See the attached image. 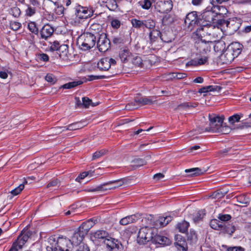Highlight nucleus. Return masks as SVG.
Listing matches in <instances>:
<instances>
[{"label": "nucleus", "mask_w": 251, "mask_h": 251, "mask_svg": "<svg viewBox=\"0 0 251 251\" xmlns=\"http://www.w3.org/2000/svg\"><path fill=\"white\" fill-rule=\"evenodd\" d=\"M221 9L226 10L224 7H207L203 13L200 15L201 26L198 27L196 31L203 30L204 27L211 25L214 23L217 16H220V11Z\"/></svg>", "instance_id": "1"}, {"label": "nucleus", "mask_w": 251, "mask_h": 251, "mask_svg": "<svg viewBox=\"0 0 251 251\" xmlns=\"http://www.w3.org/2000/svg\"><path fill=\"white\" fill-rule=\"evenodd\" d=\"M97 37L89 32L81 35L77 41V45L82 50H88L92 48L96 43Z\"/></svg>", "instance_id": "2"}, {"label": "nucleus", "mask_w": 251, "mask_h": 251, "mask_svg": "<svg viewBox=\"0 0 251 251\" xmlns=\"http://www.w3.org/2000/svg\"><path fill=\"white\" fill-rule=\"evenodd\" d=\"M197 236H175V247L179 251H187L188 245L196 243Z\"/></svg>", "instance_id": "3"}, {"label": "nucleus", "mask_w": 251, "mask_h": 251, "mask_svg": "<svg viewBox=\"0 0 251 251\" xmlns=\"http://www.w3.org/2000/svg\"><path fill=\"white\" fill-rule=\"evenodd\" d=\"M210 226L214 229L222 230L225 233L231 235L236 230V227L232 225H226L217 219H212L210 222Z\"/></svg>", "instance_id": "4"}, {"label": "nucleus", "mask_w": 251, "mask_h": 251, "mask_svg": "<svg viewBox=\"0 0 251 251\" xmlns=\"http://www.w3.org/2000/svg\"><path fill=\"white\" fill-rule=\"evenodd\" d=\"M200 20V15L198 16L196 11H192L187 14L184 20V23L189 28L192 29L196 26L201 27Z\"/></svg>", "instance_id": "5"}, {"label": "nucleus", "mask_w": 251, "mask_h": 251, "mask_svg": "<svg viewBox=\"0 0 251 251\" xmlns=\"http://www.w3.org/2000/svg\"><path fill=\"white\" fill-rule=\"evenodd\" d=\"M96 220L93 218L83 222L74 232V235H87L90 229L95 225Z\"/></svg>", "instance_id": "6"}, {"label": "nucleus", "mask_w": 251, "mask_h": 251, "mask_svg": "<svg viewBox=\"0 0 251 251\" xmlns=\"http://www.w3.org/2000/svg\"><path fill=\"white\" fill-rule=\"evenodd\" d=\"M208 118L210 127L209 129L206 130L217 133L221 124H223L224 118L215 114H209Z\"/></svg>", "instance_id": "7"}, {"label": "nucleus", "mask_w": 251, "mask_h": 251, "mask_svg": "<svg viewBox=\"0 0 251 251\" xmlns=\"http://www.w3.org/2000/svg\"><path fill=\"white\" fill-rule=\"evenodd\" d=\"M173 6L171 0H159L154 5L156 10L161 13H168L172 9Z\"/></svg>", "instance_id": "8"}, {"label": "nucleus", "mask_w": 251, "mask_h": 251, "mask_svg": "<svg viewBox=\"0 0 251 251\" xmlns=\"http://www.w3.org/2000/svg\"><path fill=\"white\" fill-rule=\"evenodd\" d=\"M98 36L99 37L97 46L98 50L100 52L107 51L110 48L111 43L110 40L107 38L106 34L103 33L100 35L98 34Z\"/></svg>", "instance_id": "9"}, {"label": "nucleus", "mask_w": 251, "mask_h": 251, "mask_svg": "<svg viewBox=\"0 0 251 251\" xmlns=\"http://www.w3.org/2000/svg\"><path fill=\"white\" fill-rule=\"evenodd\" d=\"M75 15L79 19H86L93 15V10L87 7L77 5L75 7Z\"/></svg>", "instance_id": "10"}, {"label": "nucleus", "mask_w": 251, "mask_h": 251, "mask_svg": "<svg viewBox=\"0 0 251 251\" xmlns=\"http://www.w3.org/2000/svg\"><path fill=\"white\" fill-rule=\"evenodd\" d=\"M213 44L212 41H205L202 39H199L196 41L195 47L200 53H207L210 51L211 46Z\"/></svg>", "instance_id": "11"}, {"label": "nucleus", "mask_w": 251, "mask_h": 251, "mask_svg": "<svg viewBox=\"0 0 251 251\" xmlns=\"http://www.w3.org/2000/svg\"><path fill=\"white\" fill-rule=\"evenodd\" d=\"M116 61L109 57L102 58L97 63L98 68L102 71H108L112 65H115Z\"/></svg>", "instance_id": "12"}, {"label": "nucleus", "mask_w": 251, "mask_h": 251, "mask_svg": "<svg viewBox=\"0 0 251 251\" xmlns=\"http://www.w3.org/2000/svg\"><path fill=\"white\" fill-rule=\"evenodd\" d=\"M156 96L140 97L136 96L134 98V101L138 105H151L156 101Z\"/></svg>", "instance_id": "13"}, {"label": "nucleus", "mask_w": 251, "mask_h": 251, "mask_svg": "<svg viewBox=\"0 0 251 251\" xmlns=\"http://www.w3.org/2000/svg\"><path fill=\"white\" fill-rule=\"evenodd\" d=\"M29 236H18L13 242L12 246L8 251H18L21 249L27 241Z\"/></svg>", "instance_id": "14"}, {"label": "nucleus", "mask_w": 251, "mask_h": 251, "mask_svg": "<svg viewBox=\"0 0 251 251\" xmlns=\"http://www.w3.org/2000/svg\"><path fill=\"white\" fill-rule=\"evenodd\" d=\"M142 214L139 213L127 216L122 218L120 221V224L123 226H126L130 224L136 223L141 218Z\"/></svg>", "instance_id": "15"}, {"label": "nucleus", "mask_w": 251, "mask_h": 251, "mask_svg": "<svg viewBox=\"0 0 251 251\" xmlns=\"http://www.w3.org/2000/svg\"><path fill=\"white\" fill-rule=\"evenodd\" d=\"M54 32V28L49 24L45 25L40 31V38L47 40Z\"/></svg>", "instance_id": "16"}, {"label": "nucleus", "mask_w": 251, "mask_h": 251, "mask_svg": "<svg viewBox=\"0 0 251 251\" xmlns=\"http://www.w3.org/2000/svg\"><path fill=\"white\" fill-rule=\"evenodd\" d=\"M243 46L239 42H233L228 47L227 50L235 56L238 57L241 53Z\"/></svg>", "instance_id": "17"}, {"label": "nucleus", "mask_w": 251, "mask_h": 251, "mask_svg": "<svg viewBox=\"0 0 251 251\" xmlns=\"http://www.w3.org/2000/svg\"><path fill=\"white\" fill-rule=\"evenodd\" d=\"M112 181L104 183L102 184L96 186V187L89 190V192L105 191L108 190H111L116 188V186L113 185Z\"/></svg>", "instance_id": "18"}, {"label": "nucleus", "mask_w": 251, "mask_h": 251, "mask_svg": "<svg viewBox=\"0 0 251 251\" xmlns=\"http://www.w3.org/2000/svg\"><path fill=\"white\" fill-rule=\"evenodd\" d=\"M153 216L151 215H149L146 220L150 221L149 224L157 227H164L167 225L164 217H160L155 221L153 220Z\"/></svg>", "instance_id": "19"}, {"label": "nucleus", "mask_w": 251, "mask_h": 251, "mask_svg": "<svg viewBox=\"0 0 251 251\" xmlns=\"http://www.w3.org/2000/svg\"><path fill=\"white\" fill-rule=\"evenodd\" d=\"M84 236H71L70 239L65 238L64 241L67 246L70 244L72 246H80L82 244H85L82 242Z\"/></svg>", "instance_id": "20"}, {"label": "nucleus", "mask_w": 251, "mask_h": 251, "mask_svg": "<svg viewBox=\"0 0 251 251\" xmlns=\"http://www.w3.org/2000/svg\"><path fill=\"white\" fill-rule=\"evenodd\" d=\"M140 234H142V235H147L148 234L151 235H158L156 228L151 227L149 226H145L141 228L138 232V235H140Z\"/></svg>", "instance_id": "21"}, {"label": "nucleus", "mask_w": 251, "mask_h": 251, "mask_svg": "<svg viewBox=\"0 0 251 251\" xmlns=\"http://www.w3.org/2000/svg\"><path fill=\"white\" fill-rule=\"evenodd\" d=\"M208 61L207 56H203L199 58H194L190 60L186 63L187 66H197L204 64Z\"/></svg>", "instance_id": "22"}, {"label": "nucleus", "mask_w": 251, "mask_h": 251, "mask_svg": "<svg viewBox=\"0 0 251 251\" xmlns=\"http://www.w3.org/2000/svg\"><path fill=\"white\" fill-rule=\"evenodd\" d=\"M153 242L165 246L170 245L172 240L167 236H153Z\"/></svg>", "instance_id": "23"}, {"label": "nucleus", "mask_w": 251, "mask_h": 251, "mask_svg": "<svg viewBox=\"0 0 251 251\" xmlns=\"http://www.w3.org/2000/svg\"><path fill=\"white\" fill-rule=\"evenodd\" d=\"M105 237H109L110 239L105 238L104 243L106 244L108 248L111 250L115 248H119V242L118 240L112 238L111 236H105Z\"/></svg>", "instance_id": "24"}, {"label": "nucleus", "mask_w": 251, "mask_h": 251, "mask_svg": "<svg viewBox=\"0 0 251 251\" xmlns=\"http://www.w3.org/2000/svg\"><path fill=\"white\" fill-rule=\"evenodd\" d=\"M126 41V38L123 35L114 36L112 39V43L116 46H122L125 44Z\"/></svg>", "instance_id": "25"}, {"label": "nucleus", "mask_w": 251, "mask_h": 251, "mask_svg": "<svg viewBox=\"0 0 251 251\" xmlns=\"http://www.w3.org/2000/svg\"><path fill=\"white\" fill-rule=\"evenodd\" d=\"M220 16H217L213 24H215L217 26H223L226 25V26L230 27V22L223 19V14L220 12Z\"/></svg>", "instance_id": "26"}, {"label": "nucleus", "mask_w": 251, "mask_h": 251, "mask_svg": "<svg viewBox=\"0 0 251 251\" xmlns=\"http://www.w3.org/2000/svg\"><path fill=\"white\" fill-rule=\"evenodd\" d=\"M189 226V222L184 220L176 225V228L182 233H187Z\"/></svg>", "instance_id": "27"}, {"label": "nucleus", "mask_w": 251, "mask_h": 251, "mask_svg": "<svg viewBox=\"0 0 251 251\" xmlns=\"http://www.w3.org/2000/svg\"><path fill=\"white\" fill-rule=\"evenodd\" d=\"M129 50L127 47H124L123 48H121L119 54L121 61L123 62L127 61V57L129 56Z\"/></svg>", "instance_id": "28"}, {"label": "nucleus", "mask_w": 251, "mask_h": 251, "mask_svg": "<svg viewBox=\"0 0 251 251\" xmlns=\"http://www.w3.org/2000/svg\"><path fill=\"white\" fill-rule=\"evenodd\" d=\"M222 87L220 86L209 85L203 87L198 91L200 93H206L208 92L220 91Z\"/></svg>", "instance_id": "29"}, {"label": "nucleus", "mask_w": 251, "mask_h": 251, "mask_svg": "<svg viewBox=\"0 0 251 251\" xmlns=\"http://www.w3.org/2000/svg\"><path fill=\"white\" fill-rule=\"evenodd\" d=\"M102 2L106 4V6L111 11H115L118 8V1L117 0H101Z\"/></svg>", "instance_id": "30"}, {"label": "nucleus", "mask_w": 251, "mask_h": 251, "mask_svg": "<svg viewBox=\"0 0 251 251\" xmlns=\"http://www.w3.org/2000/svg\"><path fill=\"white\" fill-rule=\"evenodd\" d=\"M205 172V170L202 171L199 168H193L185 170L186 173H190L189 176H197L203 174Z\"/></svg>", "instance_id": "31"}, {"label": "nucleus", "mask_w": 251, "mask_h": 251, "mask_svg": "<svg viewBox=\"0 0 251 251\" xmlns=\"http://www.w3.org/2000/svg\"><path fill=\"white\" fill-rule=\"evenodd\" d=\"M81 80H76L72 82H69L66 83L60 87V88L63 89H71L80 85L83 83Z\"/></svg>", "instance_id": "32"}, {"label": "nucleus", "mask_w": 251, "mask_h": 251, "mask_svg": "<svg viewBox=\"0 0 251 251\" xmlns=\"http://www.w3.org/2000/svg\"><path fill=\"white\" fill-rule=\"evenodd\" d=\"M136 241L138 244L144 245L150 241L153 242V236H137Z\"/></svg>", "instance_id": "33"}, {"label": "nucleus", "mask_w": 251, "mask_h": 251, "mask_svg": "<svg viewBox=\"0 0 251 251\" xmlns=\"http://www.w3.org/2000/svg\"><path fill=\"white\" fill-rule=\"evenodd\" d=\"M161 21L163 25H169L175 21V19L172 15L166 14L163 16Z\"/></svg>", "instance_id": "34"}, {"label": "nucleus", "mask_w": 251, "mask_h": 251, "mask_svg": "<svg viewBox=\"0 0 251 251\" xmlns=\"http://www.w3.org/2000/svg\"><path fill=\"white\" fill-rule=\"evenodd\" d=\"M155 25V21L151 19L144 20V28H147L151 31L154 29Z\"/></svg>", "instance_id": "35"}, {"label": "nucleus", "mask_w": 251, "mask_h": 251, "mask_svg": "<svg viewBox=\"0 0 251 251\" xmlns=\"http://www.w3.org/2000/svg\"><path fill=\"white\" fill-rule=\"evenodd\" d=\"M132 167L134 168L143 166L146 164L147 162L143 159L140 158H136L131 162Z\"/></svg>", "instance_id": "36"}, {"label": "nucleus", "mask_w": 251, "mask_h": 251, "mask_svg": "<svg viewBox=\"0 0 251 251\" xmlns=\"http://www.w3.org/2000/svg\"><path fill=\"white\" fill-rule=\"evenodd\" d=\"M205 215V213L203 212V211L201 210L199 211L196 215L193 216V221L195 224H197L199 223L202 220L204 216Z\"/></svg>", "instance_id": "37"}, {"label": "nucleus", "mask_w": 251, "mask_h": 251, "mask_svg": "<svg viewBox=\"0 0 251 251\" xmlns=\"http://www.w3.org/2000/svg\"><path fill=\"white\" fill-rule=\"evenodd\" d=\"M132 26L137 29L144 28V20L132 19L131 21Z\"/></svg>", "instance_id": "38"}, {"label": "nucleus", "mask_w": 251, "mask_h": 251, "mask_svg": "<svg viewBox=\"0 0 251 251\" xmlns=\"http://www.w3.org/2000/svg\"><path fill=\"white\" fill-rule=\"evenodd\" d=\"M138 228L136 226H131L125 229L124 234H126V235H130L131 234H136L137 232H138Z\"/></svg>", "instance_id": "39"}, {"label": "nucleus", "mask_w": 251, "mask_h": 251, "mask_svg": "<svg viewBox=\"0 0 251 251\" xmlns=\"http://www.w3.org/2000/svg\"><path fill=\"white\" fill-rule=\"evenodd\" d=\"M160 34L161 32L159 30L153 29L150 31L149 33V38L151 42H154L158 37H160Z\"/></svg>", "instance_id": "40"}, {"label": "nucleus", "mask_w": 251, "mask_h": 251, "mask_svg": "<svg viewBox=\"0 0 251 251\" xmlns=\"http://www.w3.org/2000/svg\"><path fill=\"white\" fill-rule=\"evenodd\" d=\"M237 201L241 204H249L250 199L245 195H241L236 197Z\"/></svg>", "instance_id": "41"}, {"label": "nucleus", "mask_w": 251, "mask_h": 251, "mask_svg": "<svg viewBox=\"0 0 251 251\" xmlns=\"http://www.w3.org/2000/svg\"><path fill=\"white\" fill-rule=\"evenodd\" d=\"M217 218L220 221L223 222V224H226V223L230 220L232 217L229 214L220 213L219 214Z\"/></svg>", "instance_id": "42"}, {"label": "nucleus", "mask_w": 251, "mask_h": 251, "mask_svg": "<svg viewBox=\"0 0 251 251\" xmlns=\"http://www.w3.org/2000/svg\"><path fill=\"white\" fill-rule=\"evenodd\" d=\"M222 57L226 58V60L225 61V63L226 64H229L235 58V56H234L233 54L229 51L227 50L226 52L223 55H222Z\"/></svg>", "instance_id": "43"}, {"label": "nucleus", "mask_w": 251, "mask_h": 251, "mask_svg": "<svg viewBox=\"0 0 251 251\" xmlns=\"http://www.w3.org/2000/svg\"><path fill=\"white\" fill-rule=\"evenodd\" d=\"M198 104L196 102H186L178 105V108H181L184 109H189L190 108H195L197 107Z\"/></svg>", "instance_id": "44"}, {"label": "nucleus", "mask_w": 251, "mask_h": 251, "mask_svg": "<svg viewBox=\"0 0 251 251\" xmlns=\"http://www.w3.org/2000/svg\"><path fill=\"white\" fill-rule=\"evenodd\" d=\"M82 126L80 122L72 123L66 126L64 128L68 130H75L82 128Z\"/></svg>", "instance_id": "45"}, {"label": "nucleus", "mask_w": 251, "mask_h": 251, "mask_svg": "<svg viewBox=\"0 0 251 251\" xmlns=\"http://www.w3.org/2000/svg\"><path fill=\"white\" fill-rule=\"evenodd\" d=\"M9 13L15 18H18L20 17L21 14V11L19 7L15 6L11 7L9 9Z\"/></svg>", "instance_id": "46"}, {"label": "nucleus", "mask_w": 251, "mask_h": 251, "mask_svg": "<svg viewBox=\"0 0 251 251\" xmlns=\"http://www.w3.org/2000/svg\"><path fill=\"white\" fill-rule=\"evenodd\" d=\"M27 183V182L26 180L24 181V182L22 183L19 185L17 187L15 188L14 189L12 190L10 193L13 196H16L18 194H19L24 189V183Z\"/></svg>", "instance_id": "47"}, {"label": "nucleus", "mask_w": 251, "mask_h": 251, "mask_svg": "<svg viewBox=\"0 0 251 251\" xmlns=\"http://www.w3.org/2000/svg\"><path fill=\"white\" fill-rule=\"evenodd\" d=\"M230 130L231 128L228 126H224L223 124H222L217 133H221L223 134H226L229 133Z\"/></svg>", "instance_id": "48"}, {"label": "nucleus", "mask_w": 251, "mask_h": 251, "mask_svg": "<svg viewBox=\"0 0 251 251\" xmlns=\"http://www.w3.org/2000/svg\"><path fill=\"white\" fill-rule=\"evenodd\" d=\"M28 28L32 33L38 35L39 30L35 22H31L29 23L28 24Z\"/></svg>", "instance_id": "49"}, {"label": "nucleus", "mask_w": 251, "mask_h": 251, "mask_svg": "<svg viewBox=\"0 0 251 251\" xmlns=\"http://www.w3.org/2000/svg\"><path fill=\"white\" fill-rule=\"evenodd\" d=\"M140 5L144 9L148 10L151 6L150 0H143L139 2Z\"/></svg>", "instance_id": "50"}, {"label": "nucleus", "mask_w": 251, "mask_h": 251, "mask_svg": "<svg viewBox=\"0 0 251 251\" xmlns=\"http://www.w3.org/2000/svg\"><path fill=\"white\" fill-rule=\"evenodd\" d=\"M170 75H171V78H176L177 79H183L187 76L186 74L181 73H172Z\"/></svg>", "instance_id": "51"}, {"label": "nucleus", "mask_w": 251, "mask_h": 251, "mask_svg": "<svg viewBox=\"0 0 251 251\" xmlns=\"http://www.w3.org/2000/svg\"><path fill=\"white\" fill-rule=\"evenodd\" d=\"M37 7L31 6L27 4V8L25 10V14L27 16H32L34 15L36 11Z\"/></svg>", "instance_id": "52"}, {"label": "nucleus", "mask_w": 251, "mask_h": 251, "mask_svg": "<svg viewBox=\"0 0 251 251\" xmlns=\"http://www.w3.org/2000/svg\"><path fill=\"white\" fill-rule=\"evenodd\" d=\"M106 152L107 151L103 149L96 151L93 154L92 160H96L98 158H99L101 156L104 155Z\"/></svg>", "instance_id": "53"}, {"label": "nucleus", "mask_w": 251, "mask_h": 251, "mask_svg": "<svg viewBox=\"0 0 251 251\" xmlns=\"http://www.w3.org/2000/svg\"><path fill=\"white\" fill-rule=\"evenodd\" d=\"M82 105L85 108L88 107L90 105H92L93 106H95L96 105V104H94L92 102L91 100H90L87 97H83L82 98Z\"/></svg>", "instance_id": "54"}, {"label": "nucleus", "mask_w": 251, "mask_h": 251, "mask_svg": "<svg viewBox=\"0 0 251 251\" xmlns=\"http://www.w3.org/2000/svg\"><path fill=\"white\" fill-rule=\"evenodd\" d=\"M114 75H109L108 76L105 75H90L88 76L87 80L89 81H92L96 79H101L103 78H108L109 76H113Z\"/></svg>", "instance_id": "55"}, {"label": "nucleus", "mask_w": 251, "mask_h": 251, "mask_svg": "<svg viewBox=\"0 0 251 251\" xmlns=\"http://www.w3.org/2000/svg\"><path fill=\"white\" fill-rule=\"evenodd\" d=\"M111 25L113 28L117 29L120 28L121 25V22L116 18H113L111 21Z\"/></svg>", "instance_id": "56"}, {"label": "nucleus", "mask_w": 251, "mask_h": 251, "mask_svg": "<svg viewBox=\"0 0 251 251\" xmlns=\"http://www.w3.org/2000/svg\"><path fill=\"white\" fill-rule=\"evenodd\" d=\"M60 185V182L58 179H55L51 180L47 185V188L50 187H59Z\"/></svg>", "instance_id": "57"}, {"label": "nucleus", "mask_w": 251, "mask_h": 251, "mask_svg": "<svg viewBox=\"0 0 251 251\" xmlns=\"http://www.w3.org/2000/svg\"><path fill=\"white\" fill-rule=\"evenodd\" d=\"M94 172L90 171H87V172H83L76 178L75 180L77 181H79L80 179H82L84 178L85 177H86L87 176L90 175L91 176H92V173H93Z\"/></svg>", "instance_id": "58"}, {"label": "nucleus", "mask_w": 251, "mask_h": 251, "mask_svg": "<svg viewBox=\"0 0 251 251\" xmlns=\"http://www.w3.org/2000/svg\"><path fill=\"white\" fill-rule=\"evenodd\" d=\"M68 46L67 45L62 44L60 45L59 48L58 50L57 53L60 56H61V53H64L65 54H67Z\"/></svg>", "instance_id": "59"}, {"label": "nucleus", "mask_w": 251, "mask_h": 251, "mask_svg": "<svg viewBox=\"0 0 251 251\" xmlns=\"http://www.w3.org/2000/svg\"><path fill=\"white\" fill-rule=\"evenodd\" d=\"M45 79L51 84H54L56 81V77L51 74H48L45 76Z\"/></svg>", "instance_id": "60"}, {"label": "nucleus", "mask_w": 251, "mask_h": 251, "mask_svg": "<svg viewBox=\"0 0 251 251\" xmlns=\"http://www.w3.org/2000/svg\"><path fill=\"white\" fill-rule=\"evenodd\" d=\"M213 49L215 52L222 53L224 50L223 45L221 43L218 42L213 45Z\"/></svg>", "instance_id": "61"}, {"label": "nucleus", "mask_w": 251, "mask_h": 251, "mask_svg": "<svg viewBox=\"0 0 251 251\" xmlns=\"http://www.w3.org/2000/svg\"><path fill=\"white\" fill-rule=\"evenodd\" d=\"M240 118L241 116L239 115L234 114L233 116H230L228 118V121L230 124H233L235 122H239Z\"/></svg>", "instance_id": "62"}, {"label": "nucleus", "mask_w": 251, "mask_h": 251, "mask_svg": "<svg viewBox=\"0 0 251 251\" xmlns=\"http://www.w3.org/2000/svg\"><path fill=\"white\" fill-rule=\"evenodd\" d=\"M50 44L51 45L50 48V50L52 51H56L57 52L59 48V42L57 41H54L53 43H50Z\"/></svg>", "instance_id": "63"}, {"label": "nucleus", "mask_w": 251, "mask_h": 251, "mask_svg": "<svg viewBox=\"0 0 251 251\" xmlns=\"http://www.w3.org/2000/svg\"><path fill=\"white\" fill-rule=\"evenodd\" d=\"M132 63L134 65L138 67H141L143 65L142 59L141 57L138 56L133 58Z\"/></svg>", "instance_id": "64"}]
</instances>
